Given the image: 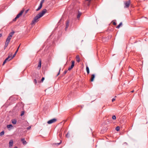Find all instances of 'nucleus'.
Returning a JSON list of instances; mask_svg holds the SVG:
<instances>
[{
	"label": "nucleus",
	"mask_w": 148,
	"mask_h": 148,
	"mask_svg": "<svg viewBox=\"0 0 148 148\" xmlns=\"http://www.w3.org/2000/svg\"><path fill=\"white\" fill-rule=\"evenodd\" d=\"M47 10L46 9H43L41 12H40L38 14L35 16L33 20L32 21V24H34L38 21V19L42 16L46 12Z\"/></svg>",
	"instance_id": "f257e3e1"
},
{
	"label": "nucleus",
	"mask_w": 148,
	"mask_h": 148,
	"mask_svg": "<svg viewBox=\"0 0 148 148\" xmlns=\"http://www.w3.org/2000/svg\"><path fill=\"white\" fill-rule=\"evenodd\" d=\"M15 32L14 31H13L12 32H10L9 35L7 38L6 39L5 44V46H8V44L10 42V40L11 38L12 37L14 33Z\"/></svg>",
	"instance_id": "f03ea898"
},
{
	"label": "nucleus",
	"mask_w": 148,
	"mask_h": 148,
	"mask_svg": "<svg viewBox=\"0 0 148 148\" xmlns=\"http://www.w3.org/2000/svg\"><path fill=\"white\" fill-rule=\"evenodd\" d=\"M131 2L130 0H128L127 1H125L124 2V8H129L130 4Z\"/></svg>",
	"instance_id": "7ed1b4c3"
},
{
	"label": "nucleus",
	"mask_w": 148,
	"mask_h": 148,
	"mask_svg": "<svg viewBox=\"0 0 148 148\" xmlns=\"http://www.w3.org/2000/svg\"><path fill=\"white\" fill-rule=\"evenodd\" d=\"M73 22V20H71L69 19L68 21H67L66 23V26L65 28V30L66 31L67 30V29L69 25L72 23Z\"/></svg>",
	"instance_id": "20e7f679"
},
{
	"label": "nucleus",
	"mask_w": 148,
	"mask_h": 148,
	"mask_svg": "<svg viewBox=\"0 0 148 148\" xmlns=\"http://www.w3.org/2000/svg\"><path fill=\"white\" fill-rule=\"evenodd\" d=\"M76 14L77 18L79 20V18L82 14V13L78 10L77 12L76 11Z\"/></svg>",
	"instance_id": "39448f33"
},
{
	"label": "nucleus",
	"mask_w": 148,
	"mask_h": 148,
	"mask_svg": "<svg viewBox=\"0 0 148 148\" xmlns=\"http://www.w3.org/2000/svg\"><path fill=\"white\" fill-rule=\"evenodd\" d=\"M57 121V119H52L49 120L48 121L47 123L48 124H51L52 123L56 122Z\"/></svg>",
	"instance_id": "423d86ee"
},
{
	"label": "nucleus",
	"mask_w": 148,
	"mask_h": 148,
	"mask_svg": "<svg viewBox=\"0 0 148 148\" xmlns=\"http://www.w3.org/2000/svg\"><path fill=\"white\" fill-rule=\"evenodd\" d=\"M13 58H12V54H11L8 56V57L5 59L7 61H9Z\"/></svg>",
	"instance_id": "0eeeda50"
},
{
	"label": "nucleus",
	"mask_w": 148,
	"mask_h": 148,
	"mask_svg": "<svg viewBox=\"0 0 148 148\" xmlns=\"http://www.w3.org/2000/svg\"><path fill=\"white\" fill-rule=\"evenodd\" d=\"M24 12V10H22L21 12L18 14L16 16V18H19V17L21 16L22 14H23V13Z\"/></svg>",
	"instance_id": "6e6552de"
},
{
	"label": "nucleus",
	"mask_w": 148,
	"mask_h": 148,
	"mask_svg": "<svg viewBox=\"0 0 148 148\" xmlns=\"http://www.w3.org/2000/svg\"><path fill=\"white\" fill-rule=\"evenodd\" d=\"M74 66V61H72V65L68 69V70L70 71L71 70Z\"/></svg>",
	"instance_id": "1a4fd4ad"
},
{
	"label": "nucleus",
	"mask_w": 148,
	"mask_h": 148,
	"mask_svg": "<svg viewBox=\"0 0 148 148\" xmlns=\"http://www.w3.org/2000/svg\"><path fill=\"white\" fill-rule=\"evenodd\" d=\"M41 64V61L40 59L39 60L38 65V68L40 69V68Z\"/></svg>",
	"instance_id": "9d476101"
},
{
	"label": "nucleus",
	"mask_w": 148,
	"mask_h": 148,
	"mask_svg": "<svg viewBox=\"0 0 148 148\" xmlns=\"http://www.w3.org/2000/svg\"><path fill=\"white\" fill-rule=\"evenodd\" d=\"M21 141L23 143V144L24 145H25L27 143V142L25 140L24 138H22L21 139Z\"/></svg>",
	"instance_id": "9b49d317"
},
{
	"label": "nucleus",
	"mask_w": 148,
	"mask_h": 148,
	"mask_svg": "<svg viewBox=\"0 0 148 148\" xmlns=\"http://www.w3.org/2000/svg\"><path fill=\"white\" fill-rule=\"evenodd\" d=\"M13 144V141L12 140H10L9 143V147H12Z\"/></svg>",
	"instance_id": "f8f14e48"
},
{
	"label": "nucleus",
	"mask_w": 148,
	"mask_h": 148,
	"mask_svg": "<svg viewBox=\"0 0 148 148\" xmlns=\"http://www.w3.org/2000/svg\"><path fill=\"white\" fill-rule=\"evenodd\" d=\"M76 61L78 62H80V59L79 57V55H77L76 57Z\"/></svg>",
	"instance_id": "ddd939ff"
},
{
	"label": "nucleus",
	"mask_w": 148,
	"mask_h": 148,
	"mask_svg": "<svg viewBox=\"0 0 148 148\" xmlns=\"http://www.w3.org/2000/svg\"><path fill=\"white\" fill-rule=\"evenodd\" d=\"M42 3H40V5L39 6L38 8L36 10V11H38V10H40L42 8Z\"/></svg>",
	"instance_id": "4468645a"
},
{
	"label": "nucleus",
	"mask_w": 148,
	"mask_h": 148,
	"mask_svg": "<svg viewBox=\"0 0 148 148\" xmlns=\"http://www.w3.org/2000/svg\"><path fill=\"white\" fill-rule=\"evenodd\" d=\"M95 77V75L94 74H93L91 76V78L90 79V80L91 82H93L94 80Z\"/></svg>",
	"instance_id": "2eb2a0df"
},
{
	"label": "nucleus",
	"mask_w": 148,
	"mask_h": 148,
	"mask_svg": "<svg viewBox=\"0 0 148 148\" xmlns=\"http://www.w3.org/2000/svg\"><path fill=\"white\" fill-rule=\"evenodd\" d=\"M12 123L14 125H15L16 124L17 121L15 119H13L11 120Z\"/></svg>",
	"instance_id": "dca6fc26"
},
{
	"label": "nucleus",
	"mask_w": 148,
	"mask_h": 148,
	"mask_svg": "<svg viewBox=\"0 0 148 148\" xmlns=\"http://www.w3.org/2000/svg\"><path fill=\"white\" fill-rule=\"evenodd\" d=\"M86 71L87 72V73L88 74L90 73L89 69L87 66H86Z\"/></svg>",
	"instance_id": "f3484780"
},
{
	"label": "nucleus",
	"mask_w": 148,
	"mask_h": 148,
	"mask_svg": "<svg viewBox=\"0 0 148 148\" xmlns=\"http://www.w3.org/2000/svg\"><path fill=\"white\" fill-rule=\"evenodd\" d=\"M122 24V22H121L116 27V28L118 29L121 26Z\"/></svg>",
	"instance_id": "a211bd4d"
},
{
	"label": "nucleus",
	"mask_w": 148,
	"mask_h": 148,
	"mask_svg": "<svg viewBox=\"0 0 148 148\" xmlns=\"http://www.w3.org/2000/svg\"><path fill=\"white\" fill-rule=\"evenodd\" d=\"M18 51V49H17L16 50V51L15 53H14V55H13V56L12 57V58H13L16 56V55L17 52Z\"/></svg>",
	"instance_id": "6ab92c4d"
},
{
	"label": "nucleus",
	"mask_w": 148,
	"mask_h": 148,
	"mask_svg": "<svg viewBox=\"0 0 148 148\" xmlns=\"http://www.w3.org/2000/svg\"><path fill=\"white\" fill-rule=\"evenodd\" d=\"M70 132H68L67 133V134L66 135V137H67V138H69L70 136Z\"/></svg>",
	"instance_id": "aec40b11"
},
{
	"label": "nucleus",
	"mask_w": 148,
	"mask_h": 148,
	"mask_svg": "<svg viewBox=\"0 0 148 148\" xmlns=\"http://www.w3.org/2000/svg\"><path fill=\"white\" fill-rule=\"evenodd\" d=\"M13 126L11 124H10L7 125V127L8 129L12 127Z\"/></svg>",
	"instance_id": "412c9836"
},
{
	"label": "nucleus",
	"mask_w": 148,
	"mask_h": 148,
	"mask_svg": "<svg viewBox=\"0 0 148 148\" xmlns=\"http://www.w3.org/2000/svg\"><path fill=\"white\" fill-rule=\"evenodd\" d=\"M115 130H116L117 131H119L120 130V127L119 126H117L116 129Z\"/></svg>",
	"instance_id": "4be33fe9"
},
{
	"label": "nucleus",
	"mask_w": 148,
	"mask_h": 148,
	"mask_svg": "<svg viewBox=\"0 0 148 148\" xmlns=\"http://www.w3.org/2000/svg\"><path fill=\"white\" fill-rule=\"evenodd\" d=\"M4 134V132L3 131L2 132H1L0 133V136H2Z\"/></svg>",
	"instance_id": "5701e85b"
},
{
	"label": "nucleus",
	"mask_w": 148,
	"mask_h": 148,
	"mask_svg": "<svg viewBox=\"0 0 148 148\" xmlns=\"http://www.w3.org/2000/svg\"><path fill=\"white\" fill-rule=\"evenodd\" d=\"M112 119L113 120H115L116 119V116L115 115H114L112 116Z\"/></svg>",
	"instance_id": "b1692460"
},
{
	"label": "nucleus",
	"mask_w": 148,
	"mask_h": 148,
	"mask_svg": "<svg viewBox=\"0 0 148 148\" xmlns=\"http://www.w3.org/2000/svg\"><path fill=\"white\" fill-rule=\"evenodd\" d=\"M61 142H62V141H61V140H60V142L59 143H56L55 144L56 145H59L61 144Z\"/></svg>",
	"instance_id": "393cba45"
},
{
	"label": "nucleus",
	"mask_w": 148,
	"mask_h": 148,
	"mask_svg": "<svg viewBox=\"0 0 148 148\" xmlns=\"http://www.w3.org/2000/svg\"><path fill=\"white\" fill-rule=\"evenodd\" d=\"M7 60H6L5 59V60L3 62V65H4L7 62Z\"/></svg>",
	"instance_id": "a878e982"
},
{
	"label": "nucleus",
	"mask_w": 148,
	"mask_h": 148,
	"mask_svg": "<svg viewBox=\"0 0 148 148\" xmlns=\"http://www.w3.org/2000/svg\"><path fill=\"white\" fill-rule=\"evenodd\" d=\"M44 1H45V0H42L40 2V3H42H42L44 2Z\"/></svg>",
	"instance_id": "bb28decb"
},
{
	"label": "nucleus",
	"mask_w": 148,
	"mask_h": 148,
	"mask_svg": "<svg viewBox=\"0 0 148 148\" xmlns=\"http://www.w3.org/2000/svg\"><path fill=\"white\" fill-rule=\"evenodd\" d=\"M18 18H16V17L13 20V21H15L16 20V19Z\"/></svg>",
	"instance_id": "cd10ccee"
},
{
	"label": "nucleus",
	"mask_w": 148,
	"mask_h": 148,
	"mask_svg": "<svg viewBox=\"0 0 148 148\" xmlns=\"http://www.w3.org/2000/svg\"><path fill=\"white\" fill-rule=\"evenodd\" d=\"M24 114V112L23 111V112H22V113H21V116H22Z\"/></svg>",
	"instance_id": "c85d7f7f"
},
{
	"label": "nucleus",
	"mask_w": 148,
	"mask_h": 148,
	"mask_svg": "<svg viewBox=\"0 0 148 148\" xmlns=\"http://www.w3.org/2000/svg\"><path fill=\"white\" fill-rule=\"evenodd\" d=\"M44 79H45V78H44V77H42V79H41V81L42 82H43V81H44Z\"/></svg>",
	"instance_id": "c756f323"
},
{
	"label": "nucleus",
	"mask_w": 148,
	"mask_h": 148,
	"mask_svg": "<svg viewBox=\"0 0 148 148\" xmlns=\"http://www.w3.org/2000/svg\"><path fill=\"white\" fill-rule=\"evenodd\" d=\"M34 82L35 84H36L37 83V81L36 80V79H34Z\"/></svg>",
	"instance_id": "7c9ffc66"
},
{
	"label": "nucleus",
	"mask_w": 148,
	"mask_h": 148,
	"mask_svg": "<svg viewBox=\"0 0 148 148\" xmlns=\"http://www.w3.org/2000/svg\"><path fill=\"white\" fill-rule=\"evenodd\" d=\"M113 25H116V23L115 22H114L113 23Z\"/></svg>",
	"instance_id": "2f4dec72"
},
{
	"label": "nucleus",
	"mask_w": 148,
	"mask_h": 148,
	"mask_svg": "<svg viewBox=\"0 0 148 148\" xmlns=\"http://www.w3.org/2000/svg\"><path fill=\"white\" fill-rule=\"evenodd\" d=\"M115 99L114 98H113L112 99V102H114V101H115Z\"/></svg>",
	"instance_id": "473e14b6"
},
{
	"label": "nucleus",
	"mask_w": 148,
	"mask_h": 148,
	"mask_svg": "<svg viewBox=\"0 0 148 148\" xmlns=\"http://www.w3.org/2000/svg\"><path fill=\"white\" fill-rule=\"evenodd\" d=\"M67 71H68L67 70H65V71H64V74H66L67 73Z\"/></svg>",
	"instance_id": "72a5a7b5"
},
{
	"label": "nucleus",
	"mask_w": 148,
	"mask_h": 148,
	"mask_svg": "<svg viewBox=\"0 0 148 148\" xmlns=\"http://www.w3.org/2000/svg\"><path fill=\"white\" fill-rule=\"evenodd\" d=\"M59 136L61 138V136H62V134L60 133L59 134Z\"/></svg>",
	"instance_id": "f704fd0d"
},
{
	"label": "nucleus",
	"mask_w": 148,
	"mask_h": 148,
	"mask_svg": "<svg viewBox=\"0 0 148 148\" xmlns=\"http://www.w3.org/2000/svg\"><path fill=\"white\" fill-rule=\"evenodd\" d=\"M31 127L30 126H29V127H28L27 128V130H29L30 128H31Z\"/></svg>",
	"instance_id": "c9c22d12"
},
{
	"label": "nucleus",
	"mask_w": 148,
	"mask_h": 148,
	"mask_svg": "<svg viewBox=\"0 0 148 148\" xmlns=\"http://www.w3.org/2000/svg\"><path fill=\"white\" fill-rule=\"evenodd\" d=\"M60 70H61V69L60 68V70H59V73H58V74L57 75V76L58 75H59V74H60Z\"/></svg>",
	"instance_id": "e433bc0d"
},
{
	"label": "nucleus",
	"mask_w": 148,
	"mask_h": 148,
	"mask_svg": "<svg viewBox=\"0 0 148 148\" xmlns=\"http://www.w3.org/2000/svg\"><path fill=\"white\" fill-rule=\"evenodd\" d=\"M21 45V44H20V45H19V46H18V48L17 49H18H18H19V47H20V46Z\"/></svg>",
	"instance_id": "4c0bfd02"
},
{
	"label": "nucleus",
	"mask_w": 148,
	"mask_h": 148,
	"mask_svg": "<svg viewBox=\"0 0 148 148\" xmlns=\"http://www.w3.org/2000/svg\"><path fill=\"white\" fill-rule=\"evenodd\" d=\"M8 46H5H5L4 47V49H5Z\"/></svg>",
	"instance_id": "58836bf2"
},
{
	"label": "nucleus",
	"mask_w": 148,
	"mask_h": 148,
	"mask_svg": "<svg viewBox=\"0 0 148 148\" xmlns=\"http://www.w3.org/2000/svg\"><path fill=\"white\" fill-rule=\"evenodd\" d=\"M105 39H106V40L107 39V38H103V39H102L103 41H104V40Z\"/></svg>",
	"instance_id": "ea45409f"
},
{
	"label": "nucleus",
	"mask_w": 148,
	"mask_h": 148,
	"mask_svg": "<svg viewBox=\"0 0 148 148\" xmlns=\"http://www.w3.org/2000/svg\"><path fill=\"white\" fill-rule=\"evenodd\" d=\"M28 10H26V11L25 13H27V12H28Z\"/></svg>",
	"instance_id": "a19ab883"
},
{
	"label": "nucleus",
	"mask_w": 148,
	"mask_h": 148,
	"mask_svg": "<svg viewBox=\"0 0 148 148\" xmlns=\"http://www.w3.org/2000/svg\"><path fill=\"white\" fill-rule=\"evenodd\" d=\"M134 90H132V91H131V92H134Z\"/></svg>",
	"instance_id": "79ce46f5"
},
{
	"label": "nucleus",
	"mask_w": 148,
	"mask_h": 148,
	"mask_svg": "<svg viewBox=\"0 0 148 148\" xmlns=\"http://www.w3.org/2000/svg\"><path fill=\"white\" fill-rule=\"evenodd\" d=\"M14 148H18L17 147H14Z\"/></svg>",
	"instance_id": "37998d69"
},
{
	"label": "nucleus",
	"mask_w": 148,
	"mask_h": 148,
	"mask_svg": "<svg viewBox=\"0 0 148 148\" xmlns=\"http://www.w3.org/2000/svg\"><path fill=\"white\" fill-rule=\"evenodd\" d=\"M89 0H86V1H89Z\"/></svg>",
	"instance_id": "c03bdc74"
},
{
	"label": "nucleus",
	"mask_w": 148,
	"mask_h": 148,
	"mask_svg": "<svg viewBox=\"0 0 148 148\" xmlns=\"http://www.w3.org/2000/svg\"><path fill=\"white\" fill-rule=\"evenodd\" d=\"M126 143V144H127V143Z\"/></svg>",
	"instance_id": "a18cd8bd"
}]
</instances>
